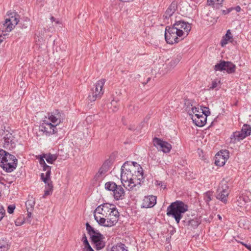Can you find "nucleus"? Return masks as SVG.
I'll return each instance as SVG.
<instances>
[{
  "instance_id": "62",
  "label": "nucleus",
  "mask_w": 251,
  "mask_h": 251,
  "mask_svg": "<svg viewBox=\"0 0 251 251\" xmlns=\"http://www.w3.org/2000/svg\"><path fill=\"white\" fill-rule=\"evenodd\" d=\"M150 80H151L150 77L148 78L147 81L145 83H143L144 85H145L147 83H148V82L150 81Z\"/></svg>"
},
{
  "instance_id": "15",
  "label": "nucleus",
  "mask_w": 251,
  "mask_h": 251,
  "mask_svg": "<svg viewBox=\"0 0 251 251\" xmlns=\"http://www.w3.org/2000/svg\"><path fill=\"white\" fill-rule=\"evenodd\" d=\"M63 114L58 110H55L52 112L48 113L49 119L53 124H56V126L60 124L63 119Z\"/></svg>"
},
{
  "instance_id": "63",
  "label": "nucleus",
  "mask_w": 251,
  "mask_h": 251,
  "mask_svg": "<svg viewBox=\"0 0 251 251\" xmlns=\"http://www.w3.org/2000/svg\"><path fill=\"white\" fill-rule=\"evenodd\" d=\"M50 20H51V21L52 22H54V21H55V18L54 17L51 16V17H50Z\"/></svg>"
},
{
  "instance_id": "42",
  "label": "nucleus",
  "mask_w": 251,
  "mask_h": 251,
  "mask_svg": "<svg viewBox=\"0 0 251 251\" xmlns=\"http://www.w3.org/2000/svg\"><path fill=\"white\" fill-rule=\"evenodd\" d=\"M201 114H203L204 115L206 116H208L210 115V111L209 110V109L207 107L201 106Z\"/></svg>"
},
{
  "instance_id": "55",
  "label": "nucleus",
  "mask_w": 251,
  "mask_h": 251,
  "mask_svg": "<svg viewBox=\"0 0 251 251\" xmlns=\"http://www.w3.org/2000/svg\"><path fill=\"white\" fill-rule=\"evenodd\" d=\"M138 107L137 106H134L133 105H130L129 107V109L131 111L132 109H135V110H138Z\"/></svg>"
},
{
  "instance_id": "44",
  "label": "nucleus",
  "mask_w": 251,
  "mask_h": 251,
  "mask_svg": "<svg viewBox=\"0 0 251 251\" xmlns=\"http://www.w3.org/2000/svg\"><path fill=\"white\" fill-rule=\"evenodd\" d=\"M30 23V20L28 18H26V19H25L24 22H23V23H22V22H21L20 23V25H21V27L23 28H26L28 25H29Z\"/></svg>"
},
{
  "instance_id": "59",
  "label": "nucleus",
  "mask_w": 251,
  "mask_h": 251,
  "mask_svg": "<svg viewBox=\"0 0 251 251\" xmlns=\"http://www.w3.org/2000/svg\"><path fill=\"white\" fill-rule=\"evenodd\" d=\"M245 247L248 249L250 251H251V245L248 244L245 245Z\"/></svg>"
},
{
  "instance_id": "61",
  "label": "nucleus",
  "mask_w": 251,
  "mask_h": 251,
  "mask_svg": "<svg viewBox=\"0 0 251 251\" xmlns=\"http://www.w3.org/2000/svg\"><path fill=\"white\" fill-rule=\"evenodd\" d=\"M120 1H123V2H130V1H133L134 0H120Z\"/></svg>"
},
{
  "instance_id": "18",
  "label": "nucleus",
  "mask_w": 251,
  "mask_h": 251,
  "mask_svg": "<svg viewBox=\"0 0 251 251\" xmlns=\"http://www.w3.org/2000/svg\"><path fill=\"white\" fill-rule=\"evenodd\" d=\"M156 202V197L151 195L145 197L143 201L142 206L145 208H151L153 207Z\"/></svg>"
},
{
  "instance_id": "37",
  "label": "nucleus",
  "mask_w": 251,
  "mask_h": 251,
  "mask_svg": "<svg viewBox=\"0 0 251 251\" xmlns=\"http://www.w3.org/2000/svg\"><path fill=\"white\" fill-rule=\"evenodd\" d=\"M184 105L186 111H187L190 115H192V113H191L192 107H194V106H193L192 105L191 100H185Z\"/></svg>"
},
{
  "instance_id": "11",
  "label": "nucleus",
  "mask_w": 251,
  "mask_h": 251,
  "mask_svg": "<svg viewBox=\"0 0 251 251\" xmlns=\"http://www.w3.org/2000/svg\"><path fill=\"white\" fill-rule=\"evenodd\" d=\"M90 239L92 244L97 250H100L104 248L105 246V243L104 241V237L100 232L92 235Z\"/></svg>"
},
{
  "instance_id": "20",
  "label": "nucleus",
  "mask_w": 251,
  "mask_h": 251,
  "mask_svg": "<svg viewBox=\"0 0 251 251\" xmlns=\"http://www.w3.org/2000/svg\"><path fill=\"white\" fill-rule=\"evenodd\" d=\"M3 139L4 141V146L5 147L13 148L15 147L16 144L14 140V136L12 133L8 132L5 135Z\"/></svg>"
},
{
  "instance_id": "34",
  "label": "nucleus",
  "mask_w": 251,
  "mask_h": 251,
  "mask_svg": "<svg viewBox=\"0 0 251 251\" xmlns=\"http://www.w3.org/2000/svg\"><path fill=\"white\" fill-rule=\"evenodd\" d=\"M35 204V201L34 199L31 198V199L28 200L25 202V206L26 207V210H33Z\"/></svg>"
},
{
  "instance_id": "14",
  "label": "nucleus",
  "mask_w": 251,
  "mask_h": 251,
  "mask_svg": "<svg viewBox=\"0 0 251 251\" xmlns=\"http://www.w3.org/2000/svg\"><path fill=\"white\" fill-rule=\"evenodd\" d=\"M46 156H44V154H43L42 155H41L39 159V162L40 164L41 165V166L43 167V170L44 171H46V174L44 173L41 174V179L44 182H46V181L48 180V179L50 178V176L51 175V167L46 163L44 158H45Z\"/></svg>"
},
{
  "instance_id": "27",
  "label": "nucleus",
  "mask_w": 251,
  "mask_h": 251,
  "mask_svg": "<svg viewBox=\"0 0 251 251\" xmlns=\"http://www.w3.org/2000/svg\"><path fill=\"white\" fill-rule=\"evenodd\" d=\"M185 226H190L194 228H197L201 224V221L198 218H194L192 220L185 219L183 221Z\"/></svg>"
},
{
  "instance_id": "57",
  "label": "nucleus",
  "mask_w": 251,
  "mask_h": 251,
  "mask_svg": "<svg viewBox=\"0 0 251 251\" xmlns=\"http://www.w3.org/2000/svg\"><path fill=\"white\" fill-rule=\"evenodd\" d=\"M1 175H2V173H1ZM3 181H5V180L2 177V176L0 175V183L4 184V182Z\"/></svg>"
},
{
  "instance_id": "25",
  "label": "nucleus",
  "mask_w": 251,
  "mask_h": 251,
  "mask_svg": "<svg viewBox=\"0 0 251 251\" xmlns=\"http://www.w3.org/2000/svg\"><path fill=\"white\" fill-rule=\"evenodd\" d=\"M251 199L249 197L246 195L242 194L238 197L237 200V204L240 207H246L249 205Z\"/></svg>"
},
{
  "instance_id": "32",
  "label": "nucleus",
  "mask_w": 251,
  "mask_h": 251,
  "mask_svg": "<svg viewBox=\"0 0 251 251\" xmlns=\"http://www.w3.org/2000/svg\"><path fill=\"white\" fill-rule=\"evenodd\" d=\"M226 162L225 159L221 157L219 154H216L215 156V164L218 166H223Z\"/></svg>"
},
{
  "instance_id": "56",
  "label": "nucleus",
  "mask_w": 251,
  "mask_h": 251,
  "mask_svg": "<svg viewBox=\"0 0 251 251\" xmlns=\"http://www.w3.org/2000/svg\"><path fill=\"white\" fill-rule=\"evenodd\" d=\"M132 164V165H131V167H134V168L135 169V167L137 166L138 167H139V166H140L139 165H138L137 164V162H132L131 163ZM129 166H130V165L129 164Z\"/></svg>"
},
{
  "instance_id": "9",
  "label": "nucleus",
  "mask_w": 251,
  "mask_h": 251,
  "mask_svg": "<svg viewBox=\"0 0 251 251\" xmlns=\"http://www.w3.org/2000/svg\"><path fill=\"white\" fill-rule=\"evenodd\" d=\"M214 69L215 71H226L228 74H232L235 72L236 66L231 62L221 60L214 66Z\"/></svg>"
},
{
  "instance_id": "12",
  "label": "nucleus",
  "mask_w": 251,
  "mask_h": 251,
  "mask_svg": "<svg viewBox=\"0 0 251 251\" xmlns=\"http://www.w3.org/2000/svg\"><path fill=\"white\" fill-rule=\"evenodd\" d=\"M152 143L158 151H162L164 153L169 152L172 149V145L170 143L157 137H154L153 139Z\"/></svg>"
},
{
  "instance_id": "26",
  "label": "nucleus",
  "mask_w": 251,
  "mask_h": 251,
  "mask_svg": "<svg viewBox=\"0 0 251 251\" xmlns=\"http://www.w3.org/2000/svg\"><path fill=\"white\" fill-rule=\"evenodd\" d=\"M44 183L46 185L45 186L44 194L43 197V198H45L47 196L51 195L53 191V184L52 182L50 180V178L46 181V182Z\"/></svg>"
},
{
  "instance_id": "46",
  "label": "nucleus",
  "mask_w": 251,
  "mask_h": 251,
  "mask_svg": "<svg viewBox=\"0 0 251 251\" xmlns=\"http://www.w3.org/2000/svg\"><path fill=\"white\" fill-rule=\"evenodd\" d=\"M228 41L231 42V41H230L229 40H228V39L224 36L221 41V46L222 47H224V46L227 44Z\"/></svg>"
},
{
  "instance_id": "58",
  "label": "nucleus",
  "mask_w": 251,
  "mask_h": 251,
  "mask_svg": "<svg viewBox=\"0 0 251 251\" xmlns=\"http://www.w3.org/2000/svg\"><path fill=\"white\" fill-rule=\"evenodd\" d=\"M86 240H87V237L86 236V235L85 233L83 234V236H82V239H81V241L82 242L83 241H86Z\"/></svg>"
},
{
  "instance_id": "54",
  "label": "nucleus",
  "mask_w": 251,
  "mask_h": 251,
  "mask_svg": "<svg viewBox=\"0 0 251 251\" xmlns=\"http://www.w3.org/2000/svg\"><path fill=\"white\" fill-rule=\"evenodd\" d=\"M6 35V34H3V35H0V44H1L3 40L4 39V36Z\"/></svg>"
},
{
  "instance_id": "28",
  "label": "nucleus",
  "mask_w": 251,
  "mask_h": 251,
  "mask_svg": "<svg viewBox=\"0 0 251 251\" xmlns=\"http://www.w3.org/2000/svg\"><path fill=\"white\" fill-rule=\"evenodd\" d=\"M108 165L107 163H104L102 164L101 167L100 168L98 173L96 174V177L97 178L101 177L108 171Z\"/></svg>"
},
{
  "instance_id": "33",
  "label": "nucleus",
  "mask_w": 251,
  "mask_h": 251,
  "mask_svg": "<svg viewBox=\"0 0 251 251\" xmlns=\"http://www.w3.org/2000/svg\"><path fill=\"white\" fill-rule=\"evenodd\" d=\"M44 154L45 156H46L45 159L47 162L49 164H53V162L57 158V156L55 154H51L50 153Z\"/></svg>"
},
{
  "instance_id": "45",
  "label": "nucleus",
  "mask_w": 251,
  "mask_h": 251,
  "mask_svg": "<svg viewBox=\"0 0 251 251\" xmlns=\"http://www.w3.org/2000/svg\"><path fill=\"white\" fill-rule=\"evenodd\" d=\"M15 209V204H10L7 207V212L9 214H12L14 212V211Z\"/></svg>"
},
{
  "instance_id": "8",
  "label": "nucleus",
  "mask_w": 251,
  "mask_h": 251,
  "mask_svg": "<svg viewBox=\"0 0 251 251\" xmlns=\"http://www.w3.org/2000/svg\"><path fill=\"white\" fill-rule=\"evenodd\" d=\"M229 192L230 190L227 182L223 181L220 183L217 189L216 198L224 203H226Z\"/></svg>"
},
{
  "instance_id": "19",
  "label": "nucleus",
  "mask_w": 251,
  "mask_h": 251,
  "mask_svg": "<svg viewBox=\"0 0 251 251\" xmlns=\"http://www.w3.org/2000/svg\"><path fill=\"white\" fill-rule=\"evenodd\" d=\"M113 193L116 201L122 200L125 198V191L121 185H117Z\"/></svg>"
},
{
  "instance_id": "38",
  "label": "nucleus",
  "mask_w": 251,
  "mask_h": 251,
  "mask_svg": "<svg viewBox=\"0 0 251 251\" xmlns=\"http://www.w3.org/2000/svg\"><path fill=\"white\" fill-rule=\"evenodd\" d=\"M86 228L90 237L92 235H94L99 232L98 230H95L88 223L86 224Z\"/></svg>"
},
{
  "instance_id": "29",
  "label": "nucleus",
  "mask_w": 251,
  "mask_h": 251,
  "mask_svg": "<svg viewBox=\"0 0 251 251\" xmlns=\"http://www.w3.org/2000/svg\"><path fill=\"white\" fill-rule=\"evenodd\" d=\"M110 251H127V250L124 244L120 243L114 245L111 248Z\"/></svg>"
},
{
  "instance_id": "30",
  "label": "nucleus",
  "mask_w": 251,
  "mask_h": 251,
  "mask_svg": "<svg viewBox=\"0 0 251 251\" xmlns=\"http://www.w3.org/2000/svg\"><path fill=\"white\" fill-rule=\"evenodd\" d=\"M224 0H207V2L209 5H212L213 7L216 9H219L222 6V4Z\"/></svg>"
},
{
  "instance_id": "5",
  "label": "nucleus",
  "mask_w": 251,
  "mask_h": 251,
  "mask_svg": "<svg viewBox=\"0 0 251 251\" xmlns=\"http://www.w3.org/2000/svg\"><path fill=\"white\" fill-rule=\"evenodd\" d=\"M143 170L141 166H139L137 168V171H136V174H132V177L128 181L127 184L128 191H131L134 189L137 190L136 187L139 188L141 182H143L144 180V176L143 175Z\"/></svg>"
},
{
  "instance_id": "1",
  "label": "nucleus",
  "mask_w": 251,
  "mask_h": 251,
  "mask_svg": "<svg viewBox=\"0 0 251 251\" xmlns=\"http://www.w3.org/2000/svg\"><path fill=\"white\" fill-rule=\"evenodd\" d=\"M188 210V206L184 202L180 201H176L167 207V215L174 218L178 224L182 218L183 214Z\"/></svg>"
},
{
  "instance_id": "47",
  "label": "nucleus",
  "mask_w": 251,
  "mask_h": 251,
  "mask_svg": "<svg viewBox=\"0 0 251 251\" xmlns=\"http://www.w3.org/2000/svg\"><path fill=\"white\" fill-rule=\"evenodd\" d=\"M82 242H83V244L84 245V247L83 248L82 250L91 248V246H90L88 240L83 241Z\"/></svg>"
},
{
  "instance_id": "31",
  "label": "nucleus",
  "mask_w": 251,
  "mask_h": 251,
  "mask_svg": "<svg viewBox=\"0 0 251 251\" xmlns=\"http://www.w3.org/2000/svg\"><path fill=\"white\" fill-rule=\"evenodd\" d=\"M245 137L249 136L251 133V126L249 125L244 124L240 131Z\"/></svg>"
},
{
  "instance_id": "41",
  "label": "nucleus",
  "mask_w": 251,
  "mask_h": 251,
  "mask_svg": "<svg viewBox=\"0 0 251 251\" xmlns=\"http://www.w3.org/2000/svg\"><path fill=\"white\" fill-rule=\"evenodd\" d=\"M2 242L3 244L0 246V251H7L9 248V245L6 239H3Z\"/></svg>"
},
{
  "instance_id": "24",
  "label": "nucleus",
  "mask_w": 251,
  "mask_h": 251,
  "mask_svg": "<svg viewBox=\"0 0 251 251\" xmlns=\"http://www.w3.org/2000/svg\"><path fill=\"white\" fill-rule=\"evenodd\" d=\"M246 137L240 131L233 132L230 137V143L233 144L243 140Z\"/></svg>"
},
{
  "instance_id": "43",
  "label": "nucleus",
  "mask_w": 251,
  "mask_h": 251,
  "mask_svg": "<svg viewBox=\"0 0 251 251\" xmlns=\"http://www.w3.org/2000/svg\"><path fill=\"white\" fill-rule=\"evenodd\" d=\"M212 196V192L210 191L206 192L204 194V200L206 202H208L212 200L211 197Z\"/></svg>"
},
{
  "instance_id": "35",
  "label": "nucleus",
  "mask_w": 251,
  "mask_h": 251,
  "mask_svg": "<svg viewBox=\"0 0 251 251\" xmlns=\"http://www.w3.org/2000/svg\"><path fill=\"white\" fill-rule=\"evenodd\" d=\"M117 185L114 182L109 181L105 184V188L108 191L113 192L115 188H117Z\"/></svg>"
},
{
  "instance_id": "13",
  "label": "nucleus",
  "mask_w": 251,
  "mask_h": 251,
  "mask_svg": "<svg viewBox=\"0 0 251 251\" xmlns=\"http://www.w3.org/2000/svg\"><path fill=\"white\" fill-rule=\"evenodd\" d=\"M39 130L43 132L47 136L55 134L57 132L56 125H54L46 120L43 121L39 126Z\"/></svg>"
},
{
  "instance_id": "53",
  "label": "nucleus",
  "mask_w": 251,
  "mask_h": 251,
  "mask_svg": "<svg viewBox=\"0 0 251 251\" xmlns=\"http://www.w3.org/2000/svg\"><path fill=\"white\" fill-rule=\"evenodd\" d=\"M230 8H232L233 9V10H236L237 12H239L241 11V8L240 7V6L238 5V6H236V7H230Z\"/></svg>"
},
{
  "instance_id": "52",
  "label": "nucleus",
  "mask_w": 251,
  "mask_h": 251,
  "mask_svg": "<svg viewBox=\"0 0 251 251\" xmlns=\"http://www.w3.org/2000/svg\"><path fill=\"white\" fill-rule=\"evenodd\" d=\"M218 83L217 82V81L216 80L213 81L212 82V83H211V86L210 87V88L212 89L216 88L218 86Z\"/></svg>"
},
{
  "instance_id": "4",
  "label": "nucleus",
  "mask_w": 251,
  "mask_h": 251,
  "mask_svg": "<svg viewBox=\"0 0 251 251\" xmlns=\"http://www.w3.org/2000/svg\"><path fill=\"white\" fill-rule=\"evenodd\" d=\"M183 34L182 30H178L173 26H168L165 28V39L168 44L172 45L181 40L182 39L179 40V37H181Z\"/></svg>"
},
{
  "instance_id": "48",
  "label": "nucleus",
  "mask_w": 251,
  "mask_h": 251,
  "mask_svg": "<svg viewBox=\"0 0 251 251\" xmlns=\"http://www.w3.org/2000/svg\"><path fill=\"white\" fill-rule=\"evenodd\" d=\"M224 37H225L227 39H228V40H231L232 39V34L230 32V29H228L226 31V35L224 36Z\"/></svg>"
},
{
  "instance_id": "17",
  "label": "nucleus",
  "mask_w": 251,
  "mask_h": 251,
  "mask_svg": "<svg viewBox=\"0 0 251 251\" xmlns=\"http://www.w3.org/2000/svg\"><path fill=\"white\" fill-rule=\"evenodd\" d=\"M173 27L176 28L178 30H182L183 29L186 32V35H188L189 32L191 30V26L190 24L187 22H185L182 20L176 21L175 23L173 25Z\"/></svg>"
},
{
  "instance_id": "3",
  "label": "nucleus",
  "mask_w": 251,
  "mask_h": 251,
  "mask_svg": "<svg viewBox=\"0 0 251 251\" xmlns=\"http://www.w3.org/2000/svg\"><path fill=\"white\" fill-rule=\"evenodd\" d=\"M109 215L105 218L95 214V220L101 226L111 227L115 225L118 222L119 217V212L117 208L110 211Z\"/></svg>"
},
{
  "instance_id": "49",
  "label": "nucleus",
  "mask_w": 251,
  "mask_h": 251,
  "mask_svg": "<svg viewBox=\"0 0 251 251\" xmlns=\"http://www.w3.org/2000/svg\"><path fill=\"white\" fill-rule=\"evenodd\" d=\"M233 10L232 8H227L226 10H221V12L223 15H226Z\"/></svg>"
},
{
  "instance_id": "64",
  "label": "nucleus",
  "mask_w": 251,
  "mask_h": 251,
  "mask_svg": "<svg viewBox=\"0 0 251 251\" xmlns=\"http://www.w3.org/2000/svg\"><path fill=\"white\" fill-rule=\"evenodd\" d=\"M174 232H175V230H171V231H170V234H171V235H173V234H174Z\"/></svg>"
},
{
  "instance_id": "16",
  "label": "nucleus",
  "mask_w": 251,
  "mask_h": 251,
  "mask_svg": "<svg viewBox=\"0 0 251 251\" xmlns=\"http://www.w3.org/2000/svg\"><path fill=\"white\" fill-rule=\"evenodd\" d=\"M19 20L18 17L12 15L10 18L6 19L3 24V27L5 28V31L10 32L12 30L15 25L18 24Z\"/></svg>"
},
{
  "instance_id": "51",
  "label": "nucleus",
  "mask_w": 251,
  "mask_h": 251,
  "mask_svg": "<svg viewBox=\"0 0 251 251\" xmlns=\"http://www.w3.org/2000/svg\"><path fill=\"white\" fill-rule=\"evenodd\" d=\"M33 211V210H27V216L26 217V219L29 222L31 221L30 218L31 217L32 213Z\"/></svg>"
},
{
  "instance_id": "39",
  "label": "nucleus",
  "mask_w": 251,
  "mask_h": 251,
  "mask_svg": "<svg viewBox=\"0 0 251 251\" xmlns=\"http://www.w3.org/2000/svg\"><path fill=\"white\" fill-rule=\"evenodd\" d=\"M217 154H219V155L221 156V157L223 158V159H225L226 161L229 158V151L227 150L221 151Z\"/></svg>"
},
{
  "instance_id": "36",
  "label": "nucleus",
  "mask_w": 251,
  "mask_h": 251,
  "mask_svg": "<svg viewBox=\"0 0 251 251\" xmlns=\"http://www.w3.org/2000/svg\"><path fill=\"white\" fill-rule=\"evenodd\" d=\"M181 57L180 55H177L176 58L173 59L168 64V66L170 69L175 67L180 61Z\"/></svg>"
},
{
  "instance_id": "40",
  "label": "nucleus",
  "mask_w": 251,
  "mask_h": 251,
  "mask_svg": "<svg viewBox=\"0 0 251 251\" xmlns=\"http://www.w3.org/2000/svg\"><path fill=\"white\" fill-rule=\"evenodd\" d=\"M191 113H192V117H196L197 114H201V108L200 109L199 108L196 107H192Z\"/></svg>"
},
{
  "instance_id": "10",
  "label": "nucleus",
  "mask_w": 251,
  "mask_h": 251,
  "mask_svg": "<svg viewBox=\"0 0 251 251\" xmlns=\"http://www.w3.org/2000/svg\"><path fill=\"white\" fill-rule=\"evenodd\" d=\"M116 206L109 203H104L99 205L94 211V216L95 214L101 216V217L105 218L107 215H109L110 211L116 208Z\"/></svg>"
},
{
  "instance_id": "23",
  "label": "nucleus",
  "mask_w": 251,
  "mask_h": 251,
  "mask_svg": "<svg viewBox=\"0 0 251 251\" xmlns=\"http://www.w3.org/2000/svg\"><path fill=\"white\" fill-rule=\"evenodd\" d=\"M246 137L240 131L233 132L230 137V143L233 144L243 140Z\"/></svg>"
},
{
  "instance_id": "22",
  "label": "nucleus",
  "mask_w": 251,
  "mask_h": 251,
  "mask_svg": "<svg viewBox=\"0 0 251 251\" xmlns=\"http://www.w3.org/2000/svg\"><path fill=\"white\" fill-rule=\"evenodd\" d=\"M177 9V2L173 1L166 10L163 15L164 19H168L170 18Z\"/></svg>"
},
{
  "instance_id": "6",
  "label": "nucleus",
  "mask_w": 251,
  "mask_h": 251,
  "mask_svg": "<svg viewBox=\"0 0 251 251\" xmlns=\"http://www.w3.org/2000/svg\"><path fill=\"white\" fill-rule=\"evenodd\" d=\"M121 180L123 186L127 189V184L132 177L134 172L136 174L135 169L134 167L129 165L127 162H125L121 167Z\"/></svg>"
},
{
  "instance_id": "21",
  "label": "nucleus",
  "mask_w": 251,
  "mask_h": 251,
  "mask_svg": "<svg viewBox=\"0 0 251 251\" xmlns=\"http://www.w3.org/2000/svg\"><path fill=\"white\" fill-rule=\"evenodd\" d=\"M207 116L203 114L197 115L196 117H192L193 122L199 127H202L205 125L207 121Z\"/></svg>"
},
{
  "instance_id": "60",
  "label": "nucleus",
  "mask_w": 251,
  "mask_h": 251,
  "mask_svg": "<svg viewBox=\"0 0 251 251\" xmlns=\"http://www.w3.org/2000/svg\"><path fill=\"white\" fill-rule=\"evenodd\" d=\"M83 251H94V250L93 249V248L91 247L89 249H87L85 250H83Z\"/></svg>"
},
{
  "instance_id": "2",
  "label": "nucleus",
  "mask_w": 251,
  "mask_h": 251,
  "mask_svg": "<svg viewBox=\"0 0 251 251\" xmlns=\"http://www.w3.org/2000/svg\"><path fill=\"white\" fill-rule=\"evenodd\" d=\"M16 157L3 149H0V166L7 173L13 172L17 167Z\"/></svg>"
},
{
  "instance_id": "7",
  "label": "nucleus",
  "mask_w": 251,
  "mask_h": 251,
  "mask_svg": "<svg viewBox=\"0 0 251 251\" xmlns=\"http://www.w3.org/2000/svg\"><path fill=\"white\" fill-rule=\"evenodd\" d=\"M105 82V79H101L97 82L94 87L92 88L88 100L90 102L95 101L97 99H100L103 94V86Z\"/></svg>"
},
{
  "instance_id": "50",
  "label": "nucleus",
  "mask_w": 251,
  "mask_h": 251,
  "mask_svg": "<svg viewBox=\"0 0 251 251\" xmlns=\"http://www.w3.org/2000/svg\"><path fill=\"white\" fill-rule=\"evenodd\" d=\"M155 184L157 186H159L164 189H165L166 186V185L163 184V183L162 181L159 180H156L155 182Z\"/></svg>"
}]
</instances>
